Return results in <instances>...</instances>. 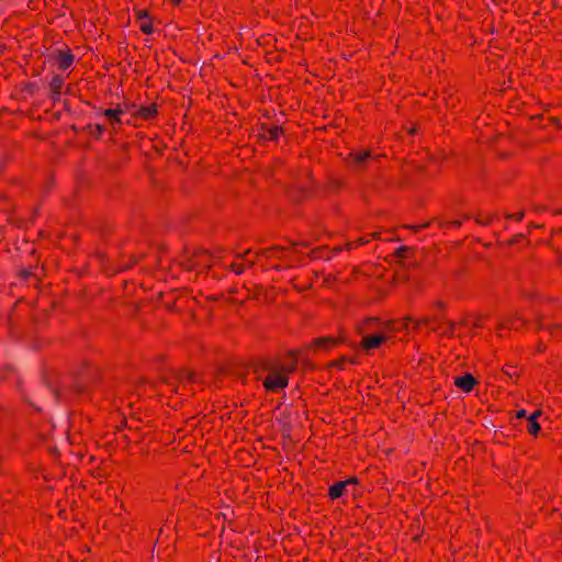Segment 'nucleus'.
Listing matches in <instances>:
<instances>
[{"instance_id": "obj_6", "label": "nucleus", "mask_w": 562, "mask_h": 562, "mask_svg": "<svg viewBox=\"0 0 562 562\" xmlns=\"http://www.w3.org/2000/svg\"><path fill=\"white\" fill-rule=\"evenodd\" d=\"M176 379L179 381L180 384L176 386L175 391L181 394L187 389L188 383L199 382L198 374L191 371L179 372Z\"/></svg>"}, {"instance_id": "obj_17", "label": "nucleus", "mask_w": 562, "mask_h": 562, "mask_svg": "<svg viewBox=\"0 0 562 562\" xmlns=\"http://www.w3.org/2000/svg\"><path fill=\"white\" fill-rule=\"evenodd\" d=\"M63 86L64 78L59 75H55L49 82V89L52 92V98L54 100H57L59 98Z\"/></svg>"}, {"instance_id": "obj_14", "label": "nucleus", "mask_w": 562, "mask_h": 562, "mask_svg": "<svg viewBox=\"0 0 562 562\" xmlns=\"http://www.w3.org/2000/svg\"><path fill=\"white\" fill-rule=\"evenodd\" d=\"M137 20L140 22L139 29L144 34L153 33V24L148 19L147 12L145 10H139L136 13Z\"/></svg>"}, {"instance_id": "obj_16", "label": "nucleus", "mask_w": 562, "mask_h": 562, "mask_svg": "<svg viewBox=\"0 0 562 562\" xmlns=\"http://www.w3.org/2000/svg\"><path fill=\"white\" fill-rule=\"evenodd\" d=\"M541 416V411H535L529 417H528V426L527 430L530 435L537 436L541 429L540 424L538 423V417Z\"/></svg>"}, {"instance_id": "obj_20", "label": "nucleus", "mask_w": 562, "mask_h": 562, "mask_svg": "<svg viewBox=\"0 0 562 562\" xmlns=\"http://www.w3.org/2000/svg\"><path fill=\"white\" fill-rule=\"evenodd\" d=\"M283 251L282 247H271V248H265L260 250V255L267 256L268 258L278 256V252Z\"/></svg>"}, {"instance_id": "obj_35", "label": "nucleus", "mask_w": 562, "mask_h": 562, "mask_svg": "<svg viewBox=\"0 0 562 562\" xmlns=\"http://www.w3.org/2000/svg\"><path fill=\"white\" fill-rule=\"evenodd\" d=\"M409 322H413V318H412V317H409V316H408V317H405V318L403 319V326H404V327H407Z\"/></svg>"}, {"instance_id": "obj_11", "label": "nucleus", "mask_w": 562, "mask_h": 562, "mask_svg": "<svg viewBox=\"0 0 562 562\" xmlns=\"http://www.w3.org/2000/svg\"><path fill=\"white\" fill-rule=\"evenodd\" d=\"M288 361L284 363L279 362V368L289 375L290 373L294 372L297 367V358L296 352L291 350L288 352Z\"/></svg>"}, {"instance_id": "obj_34", "label": "nucleus", "mask_w": 562, "mask_h": 562, "mask_svg": "<svg viewBox=\"0 0 562 562\" xmlns=\"http://www.w3.org/2000/svg\"><path fill=\"white\" fill-rule=\"evenodd\" d=\"M516 417L517 418H524L526 417V411L525 409H520L516 413Z\"/></svg>"}, {"instance_id": "obj_38", "label": "nucleus", "mask_w": 562, "mask_h": 562, "mask_svg": "<svg viewBox=\"0 0 562 562\" xmlns=\"http://www.w3.org/2000/svg\"><path fill=\"white\" fill-rule=\"evenodd\" d=\"M247 265H248L249 267H251V266H254V265H255V261L247 260Z\"/></svg>"}, {"instance_id": "obj_8", "label": "nucleus", "mask_w": 562, "mask_h": 562, "mask_svg": "<svg viewBox=\"0 0 562 562\" xmlns=\"http://www.w3.org/2000/svg\"><path fill=\"white\" fill-rule=\"evenodd\" d=\"M442 321L443 316H427L419 321H416L414 327L418 329L420 328L422 325H425L429 327L431 330L436 331L439 329Z\"/></svg>"}, {"instance_id": "obj_30", "label": "nucleus", "mask_w": 562, "mask_h": 562, "mask_svg": "<svg viewBox=\"0 0 562 562\" xmlns=\"http://www.w3.org/2000/svg\"><path fill=\"white\" fill-rule=\"evenodd\" d=\"M499 327H502V328H509V329H517L518 325H516L514 323L513 324H508L506 322H502Z\"/></svg>"}, {"instance_id": "obj_18", "label": "nucleus", "mask_w": 562, "mask_h": 562, "mask_svg": "<svg viewBox=\"0 0 562 562\" xmlns=\"http://www.w3.org/2000/svg\"><path fill=\"white\" fill-rule=\"evenodd\" d=\"M123 113L122 109L121 108H115V109H106L103 114L109 117L112 123H121V117L120 115Z\"/></svg>"}, {"instance_id": "obj_25", "label": "nucleus", "mask_w": 562, "mask_h": 562, "mask_svg": "<svg viewBox=\"0 0 562 562\" xmlns=\"http://www.w3.org/2000/svg\"><path fill=\"white\" fill-rule=\"evenodd\" d=\"M443 228H452V227H460L461 221H451V222H445L440 225Z\"/></svg>"}, {"instance_id": "obj_37", "label": "nucleus", "mask_w": 562, "mask_h": 562, "mask_svg": "<svg viewBox=\"0 0 562 562\" xmlns=\"http://www.w3.org/2000/svg\"><path fill=\"white\" fill-rule=\"evenodd\" d=\"M436 306H437L438 308H441V310H443V308L446 307L445 303H443V302H441V301L437 302V303H436Z\"/></svg>"}, {"instance_id": "obj_27", "label": "nucleus", "mask_w": 562, "mask_h": 562, "mask_svg": "<svg viewBox=\"0 0 562 562\" xmlns=\"http://www.w3.org/2000/svg\"><path fill=\"white\" fill-rule=\"evenodd\" d=\"M476 223L481 224V225H488L492 221V216H486V217H482V216H477L475 218Z\"/></svg>"}, {"instance_id": "obj_29", "label": "nucleus", "mask_w": 562, "mask_h": 562, "mask_svg": "<svg viewBox=\"0 0 562 562\" xmlns=\"http://www.w3.org/2000/svg\"><path fill=\"white\" fill-rule=\"evenodd\" d=\"M525 212H519L517 214H506L508 218H515L516 221H521L524 218Z\"/></svg>"}, {"instance_id": "obj_22", "label": "nucleus", "mask_w": 562, "mask_h": 562, "mask_svg": "<svg viewBox=\"0 0 562 562\" xmlns=\"http://www.w3.org/2000/svg\"><path fill=\"white\" fill-rule=\"evenodd\" d=\"M409 250H411V249H409V247H407V246H401V247H398V248L395 250L394 255H395L397 258H405V257H407V254L409 252Z\"/></svg>"}, {"instance_id": "obj_15", "label": "nucleus", "mask_w": 562, "mask_h": 562, "mask_svg": "<svg viewBox=\"0 0 562 562\" xmlns=\"http://www.w3.org/2000/svg\"><path fill=\"white\" fill-rule=\"evenodd\" d=\"M135 115L143 120H150L157 115V105L151 103L149 105L139 106Z\"/></svg>"}, {"instance_id": "obj_10", "label": "nucleus", "mask_w": 562, "mask_h": 562, "mask_svg": "<svg viewBox=\"0 0 562 562\" xmlns=\"http://www.w3.org/2000/svg\"><path fill=\"white\" fill-rule=\"evenodd\" d=\"M75 60V56L70 53V50H58L56 55V63L59 69L66 70L68 69Z\"/></svg>"}, {"instance_id": "obj_31", "label": "nucleus", "mask_w": 562, "mask_h": 562, "mask_svg": "<svg viewBox=\"0 0 562 562\" xmlns=\"http://www.w3.org/2000/svg\"><path fill=\"white\" fill-rule=\"evenodd\" d=\"M559 329H562V325L561 324H555V325H552V326L548 327V330L551 334H554V335H555V331L559 330Z\"/></svg>"}, {"instance_id": "obj_19", "label": "nucleus", "mask_w": 562, "mask_h": 562, "mask_svg": "<svg viewBox=\"0 0 562 562\" xmlns=\"http://www.w3.org/2000/svg\"><path fill=\"white\" fill-rule=\"evenodd\" d=\"M347 363H355V360L342 357V358H340L338 360L331 361L329 363V367L330 368H337L339 370H344L346 368Z\"/></svg>"}, {"instance_id": "obj_24", "label": "nucleus", "mask_w": 562, "mask_h": 562, "mask_svg": "<svg viewBox=\"0 0 562 562\" xmlns=\"http://www.w3.org/2000/svg\"><path fill=\"white\" fill-rule=\"evenodd\" d=\"M366 243H367V240H366L364 238L360 237V238L356 239L355 241L347 243V244H346V248H347L348 250H350V249H352L355 246L363 245V244H366Z\"/></svg>"}, {"instance_id": "obj_1", "label": "nucleus", "mask_w": 562, "mask_h": 562, "mask_svg": "<svg viewBox=\"0 0 562 562\" xmlns=\"http://www.w3.org/2000/svg\"><path fill=\"white\" fill-rule=\"evenodd\" d=\"M267 372L262 380L265 390L269 393H278L289 384V376L279 368V361H267L263 363Z\"/></svg>"}, {"instance_id": "obj_40", "label": "nucleus", "mask_w": 562, "mask_h": 562, "mask_svg": "<svg viewBox=\"0 0 562 562\" xmlns=\"http://www.w3.org/2000/svg\"><path fill=\"white\" fill-rule=\"evenodd\" d=\"M172 3L178 4L181 2V0H170Z\"/></svg>"}, {"instance_id": "obj_33", "label": "nucleus", "mask_w": 562, "mask_h": 562, "mask_svg": "<svg viewBox=\"0 0 562 562\" xmlns=\"http://www.w3.org/2000/svg\"><path fill=\"white\" fill-rule=\"evenodd\" d=\"M250 255V250H246L243 254L237 255L238 259L247 260V256Z\"/></svg>"}, {"instance_id": "obj_28", "label": "nucleus", "mask_w": 562, "mask_h": 562, "mask_svg": "<svg viewBox=\"0 0 562 562\" xmlns=\"http://www.w3.org/2000/svg\"><path fill=\"white\" fill-rule=\"evenodd\" d=\"M428 226H429V222L424 223V224H422V225H416V226H406V227H407V228H411L413 232L417 233V232H419L420 229L426 228V227H428Z\"/></svg>"}, {"instance_id": "obj_5", "label": "nucleus", "mask_w": 562, "mask_h": 562, "mask_svg": "<svg viewBox=\"0 0 562 562\" xmlns=\"http://www.w3.org/2000/svg\"><path fill=\"white\" fill-rule=\"evenodd\" d=\"M371 151L363 150L359 153H351L348 156V164L357 169H362L366 166V162L371 159Z\"/></svg>"}, {"instance_id": "obj_2", "label": "nucleus", "mask_w": 562, "mask_h": 562, "mask_svg": "<svg viewBox=\"0 0 562 562\" xmlns=\"http://www.w3.org/2000/svg\"><path fill=\"white\" fill-rule=\"evenodd\" d=\"M395 324L396 323L394 321L382 322L376 317H368L357 326V330L360 336H367L375 333L395 334V331L398 330Z\"/></svg>"}, {"instance_id": "obj_21", "label": "nucleus", "mask_w": 562, "mask_h": 562, "mask_svg": "<svg viewBox=\"0 0 562 562\" xmlns=\"http://www.w3.org/2000/svg\"><path fill=\"white\" fill-rule=\"evenodd\" d=\"M88 128L92 135L100 137L104 132V126L101 124L88 125Z\"/></svg>"}, {"instance_id": "obj_32", "label": "nucleus", "mask_w": 562, "mask_h": 562, "mask_svg": "<svg viewBox=\"0 0 562 562\" xmlns=\"http://www.w3.org/2000/svg\"><path fill=\"white\" fill-rule=\"evenodd\" d=\"M524 238H525V235L518 234V235L513 237V239L510 240V244H516V243L522 240Z\"/></svg>"}, {"instance_id": "obj_36", "label": "nucleus", "mask_w": 562, "mask_h": 562, "mask_svg": "<svg viewBox=\"0 0 562 562\" xmlns=\"http://www.w3.org/2000/svg\"><path fill=\"white\" fill-rule=\"evenodd\" d=\"M345 482H349V485H351V484H357L358 480H357V477H350V479L346 480Z\"/></svg>"}, {"instance_id": "obj_3", "label": "nucleus", "mask_w": 562, "mask_h": 562, "mask_svg": "<svg viewBox=\"0 0 562 562\" xmlns=\"http://www.w3.org/2000/svg\"><path fill=\"white\" fill-rule=\"evenodd\" d=\"M395 334L375 333L367 336H361L360 347L362 350L369 352L371 350L380 348L389 339L393 338Z\"/></svg>"}, {"instance_id": "obj_4", "label": "nucleus", "mask_w": 562, "mask_h": 562, "mask_svg": "<svg viewBox=\"0 0 562 562\" xmlns=\"http://www.w3.org/2000/svg\"><path fill=\"white\" fill-rule=\"evenodd\" d=\"M213 263L212 256L205 251L200 250L193 254L191 258L188 259V262L186 263L187 269H209Z\"/></svg>"}, {"instance_id": "obj_42", "label": "nucleus", "mask_w": 562, "mask_h": 562, "mask_svg": "<svg viewBox=\"0 0 562 562\" xmlns=\"http://www.w3.org/2000/svg\"><path fill=\"white\" fill-rule=\"evenodd\" d=\"M3 49V45L0 43V53L2 52Z\"/></svg>"}, {"instance_id": "obj_23", "label": "nucleus", "mask_w": 562, "mask_h": 562, "mask_svg": "<svg viewBox=\"0 0 562 562\" xmlns=\"http://www.w3.org/2000/svg\"><path fill=\"white\" fill-rule=\"evenodd\" d=\"M231 269L232 271H234L236 274H241L244 272V269H245V265L241 263V262H232L231 263Z\"/></svg>"}, {"instance_id": "obj_39", "label": "nucleus", "mask_w": 562, "mask_h": 562, "mask_svg": "<svg viewBox=\"0 0 562 562\" xmlns=\"http://www.w3.org/2000/svg\"><path fill=\"white\" fill-rule=\"evenodd\" d=\"M475 327H481V322L480 321H476V323L474 324Z\"/></svg>"}, {"instance_id": "obj_12", "label": "nucleus", "mask_w": 562, "mask_h": 562, "mask_svg": "<svg viewBox=\"0 0 562 562\" xmlns=\"http://www.w3.org/2000/svg\"><path fill=\"white\" fill-rule=\"evenodd\" d=\"M262 128V135L266 139H269V140H277L282 134H283V130L282 127L278 126V125H266L263 124L261 126Z\"/></svg>"}, {"instance_id": "obj_13", "label": "nucleus", "mask_w": 562, "mask_h": 562, "mask_svg": "<svg viewBox=\"0 0 562 562\" xmlns=\"http://www.w3.org/2000/svg\"><path fill=\"white\" fill-rule=\"evenodd\" d=\"M348 486H349V482H344V481L336 482L335 484L329 486L328 496L331 499H337L345 494Z\"/></svg>"}, {"instance_id": "obj_41", "label": "nucleus", "mask_w": 562, "mask_h": 562, "mask_svg": "<svg viewBox=\"0 0 562 562\" xmlns=\"http://www.w3.org/2000/svg\"><path fill=\"white\" fill-rule=\"evenodd\" d=\"M530 227L536 228V227H539V225L532 224Z\"/></svg>"}, {"instance_id": "obj_9", "label": "nucleus", "mask_w": 562, "mask_h": 562, "mask_svg": "<svg viewBox=\"0 0 562 562\" xmlns=\"http://www.w3.org/2000/svg\"><path fill=\"white\" fill-rule=\"evenodd\" d=\"M339 344V339L334 336L319 337L313 340L312 347L329 350Z\"/></svg>"}, {"instance_id": "obj_26", "label": "nucleus", "mask_w": 562, "mask_h": 562, "mask_svg": "<svg viewBox=\"0 0 562 562\" xmlns=\"http://www.w3.org/2000/svg\"><path fill=\"white\" fill-rule=\"evenodd\" d=\"M446 324H447V327H446L445 334L453 335V333L456 330V326H457L456 323L448 321Z\"/></svg>"}, {"instance_id": "obj_7", "label": "nucleus", "mask_w": 562, "mask_h": 562, "mask_svg": "<svg viewBox=\"0 0 562 562\" xmlns=\"http://www.w3.org/2000/svg\"><path fill=\"white\" fill-rule=\"evenodd\" d=\"M476 383V379L471 373H465L454 379V385L467 393L471 392Z\"/></svg>"}]
</instances>
